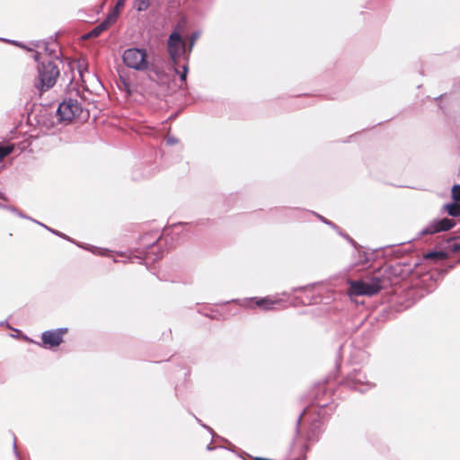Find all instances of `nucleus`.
<instances>
[{"mask_svg":"<svg viewBox=\"0 0 460 460\" xmlns=\"http://www.w3.org/2000/svg\"><path fill=\"white\" fill-rule=\"evenodd\" d=\"M167 49L173 63L175 73L180 75L182 82L186 81L189 71L188 56L186 55L185 43L178 31H174L170 34Z\"/></svg>","mask_w":460,"mask_h":460,"instance_id":"obj_1","label":"nucleus"},{"mask_svg":"<svg viewBox=\"0 0 460 460\" xmlns=\"http://www.w3.org/2000/svg\"><path fill=\"white\" fill-rule=\"evenodd\" d=\"M59 75V69L51 61L41 62L38 66V80L35 83L36 88L40 92L47 91L53 87Z\"/></svg>","mask_w":460,"mask_h":460,"instance_id":"obj_2","label":"nucleus"},{"mask_svg":"<svg viewBox=\"0 0 460 460\" xmlns=\"http://www.w3.org/2000/svg\"><path fill=\"white\" fill-rule=\"evenodd\" d=\"M349 288L348 294L349 296H374L378 293L382 288L381 280L377 277H372L367 279L349 280Z\"/></svg>","mask_w":460,"mask_h":460,"instance_id":"obj_3","label":"nucleus"},{"mask_svg":"<svg viewBox=\"0 0 460 460\" xmlns=\"http://www.w3.org/2000/svg\"><path fill=\"white\" fill-rule=\"evenodd\" d=\"M122 59L128 67L137 71H145L149 66L147 52L144 49H128L123 52Z\"/></svg>","mask_w":460,"mask_h":460,"instance_id":"obj_4","label":"nucleus"},{"mask_svg":"<svg viewBox=\"0 0 460 460\" xmlns=\"http://www.w3.org/2000/svg\"><path fill=\"white\" fill-rule=\"evenodd\" d=\"M84 111L77 99L66 98L58 106L57 116L59 121L69 123L80 118Z\"/></svg>","mask_w":460,"mask_h":460,"instance_id":"obj_5","label":"nucleus"},{"mask_svg":"<svg viewBox=\"0 0 460 460\" xmlns=\"http://www.w3.org/2000/svg\"><path fill=\"white\" fill-rule=\"evenodd\" d=\"M280 303V299L272 296H265L261 298L252 297L244 300L242 305L251 309L259 307L261 310L268 311L275 309L276 305H279Z\"/></svg>","mask_w":460,"mask_h":460,"instance_id":"obj_6","label":"nucleus"},{"mask_svg":"<svg viewBox=\"0 0 460 460\" xmlns=\"http://www.w3.org/2000/svg\"><path fill=\"white\" fill-rule=\"evenodd\" d=\"M345 385L350 389L365 393L374 386L372 383L366 380V376L360 371L350 373L345 379Z\"/></svg>","mask_w":460,"mask_h":460,"instance_id":"obj_7","label":"nucleus"},{"mask_svg":"<svg viewBox=\"0 0 460 460\" xmlns=\"http://www.w3.org/2000/svg\"><path fill=\"white\" fill-rule=\"evenodd\" d=\"M454 222L448 218L434 219L421 230V234H433L441 231H447L454 226Z\"/></svg>","mask_w":460,"mask_h":460,"instance_id":"obj_8","label":"nucleus"},{"mask_svg":"<svg viewBox=\"0 0 460 460\" xmlns=\"http://www.w3.org/2000/svg\"><path fill=\"white\" fill-rule=\"evenodd\" d=\"M67 329L60 328L52 331H46L42 333V341L45 346L49 348L57 347L63 341V335Z\"/></svg>","mask_w":460,"mask_h":460,"instance_id":"obj_9","label":"nucleus"},{"mask_svg":"<svg viewBox=\"0 0 460 460\" xmlns=\"http://www.w3.org/2000/svg\"><path fill=\"white\" fill-rule=\"evenodd\" d=\"M116 22V14L115 13H109L107 18L98 24L94 29H93L89 34L88 37H97L99 36L102 31L107 30L112 23Z\"/></svg>","mask_w":460,"mask_h":460,"instance_id":"obj_10","label":"nucleus"},{"mask_svg":"<svg viewBox=\"0 0 460 460\" xmlns=\"http://www.w3.org/2000/svg\"><path fill=\"white\" fill-rule=\"evenodd\" d=\"M444 210L452 217L460 216V204L451 203L444 206Z\"/></svg>","mask_w":460,"mask_h":460,"instance_id":"obj_11","label":"nucleus"},{"mask_svg":"<svg viewBox=\"0 0 460 460\" xmlns=\"http://www.w3.org/2000/svg\"><path fill=\"white\" fill-rule=\"evenodd\" d=\"M427 260H434L436 261H442L447 258V253L444 252H430L424 255Z\"/></svg>","mask_w":460,"mask_h":460,"instance_id":"obj_12","label":"nucleus"},{"mask_svg":"<svg viewBox=\"0 0 460 460\" xmlns=\"http://www.w3.org/2000/svg\"><path fill=\"white\" fill-rule=\"evenodd\" d=\"M149 6V0H135V7L137 11H145Z\"/></svg>","mask_w":460,"mask_h":460,"instance_id":"obj_13","label":"nucleus"},{"mask_svg":"<svg viewBox=\"0 0 460 460\" xmlns=\"http://www.w3.org/2000/svg\"><path fill=\"white\" fill-rule=\"evenodd\" d=\"M13 150V146H0V161H2L5 156L10 155Z\"/></svg>","mask_w":460,"mask_h":460,"instance_id":"obj_14","label":"nucleus"},{"mask_svg":"<svg viewBox=\"0 0 460 460\" xmlns=\"http://www.w3.org/2000/svg\"><path fill=\"white\" fill-rule=\"evenodd\" d=\"M357 252L358 253V261L356 262V264H367L369 261L367 253L365 252H360L358 250Z\"/></svg>","mask_w":460,"mask_h":460,"instance_id":"obj_15","label":"nucleus"},{"mask_svg":"<svg viewBox=\"0 0 460 460\" xmlns=\"http://www.w3.org/2000/svg\"><path fill=\"white\" fill-rule=\"evenodd\" d=\"M126 1L127 0H118L116 5L112 9V11L110 13H115L116 14V19L119 16V10L121 8H123V6L125 5Z\"/></svg>","mask_w":460,"mask_h":460,"instance_id":"obj_16","label":"nucleus"},{"mask_svg":"<svg viewBox=\"0 0 460 460\" xmlns=\"http://www.w3.org/2000/svg\"><path fill=\"white\" fill-rule=\"evenodd\" d=\"M452 198L456 200L460 201V185H454L452 188Z\"/></svg>","mask_w":460,"mask_h":460,"instance_id":"obj_17","label":"nucleus"},{"mask_svg":"<svg viewBox=\"0 0 460 460\" xmlns=\"http://www.w3.org/2000/svg\"><path fill=\"white\" fill-rule=\"evenodd\" d=\"M199 37V32H194L191 36V41H190V47H189V51H191L192 49V47L194 45V42L195 40Z\"/></svg>","mask_w":460,"mask_h":460,"instance_id":"obj_18","label":"nucleus"},{"mask_svg":"<svg viewBox=\"0 0 460 460\" xmlns=\"http://www.w3.org/2000/svg\"><path fill=\"white\" fill-rule=\"evenodd\" d=\"M183 227V225L181 223L178 225H174L172 228V233L178 234L179 230Z\"/></svg>","mask_w":460,"mask_h":460,"instance_id":"obj_19","label":"nucleus"},{"mask_svg":"<svg viewBox=\"0 0 460 460\" xmlns=\"http://www.w3.org/2000/svg\"><path fill=\"white\" fill-rule=\"evenodd\" d=\"M166 142L168 145H174L177 143V139L173 137H167Z\"/></svg>","mask_w":460,"mask_h":460,"instance_id":"obj_20","label":"nucleus"},{"mask_svg":"<svg viewBox=\"0 0 460 460\" xmlns=\"http://www.w3.org/2000/svg\"><path fill=\"white\" fill-rule=\"evenodd\" d=\"M308 412H309V410H305L304 412L299 416V418L297 419V422H296L297 427L300 425L302 417L304 415H306Z\"/></svg>","mask_w":460,"mask_h":460,"instance_id":"obj_21","label":"nucleus"},{"mask_svg":"<svg viewBox=\"0 0 460 460\" xmlns=\"http://www.w3.org/2000/svg\"><path fill=\"white\" fill-rule=\"evenodd\" d=\"M36 47L38 48H43L46 51H50L48 48V46L43 42V43H38L36 44Z\"/></svg>","mask_w":460,"mask_h":460,"instance_id":"obj_22","label":"nucleus"},{"mask_svg":"<svg viewBox=\"0 0 460 460\" xmlns=\"http://www.w3.org/2000/svg\"><path fill=\"white\" fill-rule=\"evenodd\" d=\"M315 411H317V414L322 416V411H325V406H322L320 408L314 409Z\"/></svg>","mask_w":460,"mask_h":460,"instance_id":"obj_23","label":"nucleus"},{"mask_svg":"<svg viewBox=\"0 0 460 460\" xmlns=\"http://www.w3.org/2000/svg\"><path fill=\"white\" fill-rule=\"evenodd\" d=\"M320 217V218H321V220H322L323 222H324L325 224H327V225H332L330 221L326 220L324 217Z\"/></svg>","mask_w":460,"mask_h":460,"instance_id":"obj_24","label":"nucleus"},{"mask_svg":"<svg viewBox=\"0 0 460 460\" xmlns=\"http://www.w3.org/2000/svg\"><path fill=\"white\" fill-rule=\"evenodd\" d=\"M39 58H40V53H39V52H35V54H34V59H35L36 61H39Z\"/></svg>","mask_w":460,"mask_h":460,"instance_id":"obj_25","label":"nucleus"},{"mask_svg":"<svg viewBox=\"0 0 460 460\" xmlns=\"http://www.w3.org/2000/svg\"><path fill=\"white\" fill-rule=\"evenodd\" d=\"M47 229H49V231H51L52 233H54V234H58V235H60V236L62 235V234H59L58 231L51 230V229H49V227H48Z\"/></svg>","mask_w":460,"mask_h":460,"instance_id":"obj_26","label":"nucleus"},{"mask_svg":"<svg viewBox=\"0 0 460 460\" xmlns=\"http://www.w3.org/2000/svg\"><path fill=\"white\" fill-rule=\"evenodd\" d=\"M312 427L313 428H316L317 427L315 420H313Z\"/></svg>","mask_w":460,"mask_h":460,"instance_id":"obj_27","label":"nucleus"},{"mask_svg":"<svg viewBox=\"0 0 460 460\" xmlns=\"http://www.w3.org/2000/svg\"><path fill=\"white\" fill-rule=\"evenodd\" d=\"M13 448H14V452H15V454L17 455L16 442H15V441L13 442Z\"/></svg>","mask_w":460,"mask_h":460,"instance_id":"obj_28","label":"nucleus"},{"mask_svg":"<svg viewBox=\"0 0 460 460\" xmlns=\"http://www.w3.org/2000/svg\"><path fill=\"white\" fill-rule=\"evenodd\" d=\"M13 43L14 45H17V46H20V47L24 48L22 44H20V43H18V42H16V41H13Z\"/></svg>","mask_w":460,"mask_h":460,"instance_id":"obj_29","label":"nucleus"},{"mask_svg":"<svg viewBox=\"0 0 460 460\" xmlns=\"http://www.w3.org/2000/svg\"><path fill=\"white\" fill-rule=\"evenodd\" d=\"M0 199H5L4 195L3 193H1V192H0Z\"/></svg>","mask_w":460,"mask_h":460,"instance_id":"obj_30","label":"nucleus"},{"mask_svg":"<svg viewBox=\"0 0 460 460\" xmlns=\"http://www.w3.org/2000/svg\"><path fill=\"white\" fill-rule=\"evenodd\" d=\"M38 225H40V222H38ZM42 226L48 228V226H46L45 225L41 224Z\"/></svg>","mask_w":460,"mask_h":460,"instance_id":"obj_31","label":"nucleus"},{"mask_svg":"<svg viewBox=\"0 0 460 460\" xmlns=\"http://www.w3.org/2000/svg\"><path fill=\"white\" fill-rule=\"evenodd\" d=\"M5 324H7V323H4V322L0 323V325H5Z\"/></svg>","mask_w":460,"mask_h":460,"instance_id":"obj_32","label":"nucleus"},{"mask_svg":"<svg viewBox=\"0 0 460 460\" xmlns=\"http://www.w3.org/2000/svg\"><path fill=\"white\" fill-rule=\"evenodd\" d=\"M350 243H351L353 245H355V243H354V241H353V240H350Z\"/></svg>","mask_w":460,"mask_h":460,"instance_id":"obj_33","label":"nucleus"}]
</instances>
